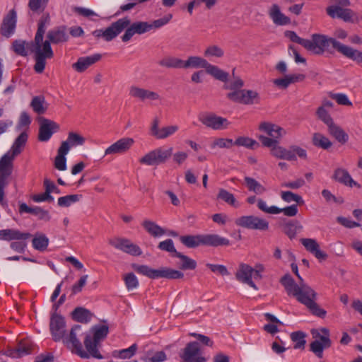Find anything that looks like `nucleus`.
I'll return each instance as SVG.
<instances>
[{"instance_id": "obj_1", "label": "nucleus", "mask_w": 362, "mask_h": 362, "mask_svg": "<svg viewBox=\"0 0 362 362\" xmlns=\"http://www.w3.org/2000/svg\"><path fill=\"white\" fill-rule=\"evenodd\" d=\"M259 129L266 135H259L258 139L262 145L269 148L270 154L279 159L296 160L297 156L305 160L306 151L301 147L292 145L286 148L280 145V141L286 134V131L280 126L271 122H264L259 124Z\"/></svg>"}, {"instance_id": "obj_2", "label": "nucleus", "mask_w": 362, "mask_h": 362, "mask_svg": "<svg viewBox=\"0 0 362 362\" xmlns=\"http://www.w3.org/2000/svg\"><path fill=\"white\" fill-rule=\"evenodd\" d=\"M292 272L298 279L296 283L289 274H285L281 279V283L284 286L287 294L296 298V299L313 314L319 317L324 318L327 312L321 308L316 303L317 293L308 286L298 273V265L295 262L291 264Z\"/></svg>"}, {"instance_id": "obj_3", "label": "nucleus", "mask_w": 362, "mask_h": 362, "mask_svg": "<svg viewBox=\"0 0 362 362\" xmlns=\"http://www.w3.org/2000/svg\"><path fill=\"white\" fill-rule=\"evenodd\" d=\"M45 41L40 42L37 45V64L34 65V70L38 73H42L46 66V59H52L54 52L52 49L50 43L59 44L68 40L69 35L66 33L65 28H57L49 30L47 35Z\"/></svg>"}, {"instance_id": "obj_4", "label": "nucleus", "mask_w": 362, "mask_h": 362, "mask_svg": "<svg viewBox=\"0 0 362 362\" xmlns=\"http://www.w3.org/2000/svg\"><path fill=\"white\" fill-rule=\"evenodd\" d=\"M287 36L293 42L298 43L314 54H322L325 52H332L336 39L324 35L313 34L310 40L303 39L293 31H289Z\"/></svg>"}, {"instance_id": "obj_5", "label": "nucleus", "mask_w": 362, "mask_h": 362, "mask_svg": "<svg viewBox=\"0 0 362 362\" xmlns=\"http://www.w3.org/2000/svg\"><path fill=\"white\" fill-rule=\"evenodd\" d=\"M182 69H204L206 74L222 82H226L229 76L228 73L210 64L206 59L196 55L189 56L186 60H182Z\"/></svg>"}, {"instance_id": "obj_6", "label": "nucleus", "mask_w": 362, "mask_h": 362, "mask_svg": "<svg viewBox=\"0 0 362 362\" xmlns=\"http://www.w3.org/2000/svg\"><path fill=\"white\" fill-rule=\"evenodd\" d=\"M180 241L188 248H195L202 245L218 247L230 244L229 240L216 234L182 235L180 237Z\"/></svg>"}, {"instance_id": "obj_7", "label": "nucleus", "mask_w": 362, "mask_h": 362, "mask_svg": "<svg viewBox=\"0 0 362 362\" xmlns=\"http://www.w3.org/2000/svg\"><path fill=\"white\" fill-rule=\"evenodd\" d=\"M315 340L310 344V350L319 358L323 357V351L332 346L329 330L326 327L313 329L310 331Z\"/></svg>"}, {"instance_id": "obj_8", "label": "nucleus", "mask_w": 362, "mask_h": 362, "mask_svg": "<svg viewBox=\"0 0 362 362\" xmlns=\"http://www.w3.org/2000/svg\"><path fill=\"white\" fill-rule=\"evenodd\" d=\"M132 267L138 273L148 276L151 279L165 278L170 279H182L184 274L178 270L168 267H161L158 269H153L146 265H139L132 264Z\"/></svg>"}, {"instance_id": "obj_9", "label": "nucleus", "mask_w": 362, "mask_h": 362, "mask_svg": "<svg viewBox=\"0 0 362 362\" xmlns=\"http://www.w3.org/2000/svg\"><path fill=\"white\" fill-rule=\"evenodd\" d=\"M129 23V18L124 17L112 23L107 28L94 30L92 34L97 40L103 39L106 42H110L127 28Z\"/></svg>"}, {"instance_id": "obj_10", "label": "nucleus", "mask_w": 362, "mask_h": 362, "mask_svg": "<svg viewBox=\"0 0 362 362\" xmlns=\"http://www.w3.org/2000/svg\"><path fill=\"white\" fill-rule=\"evenodd\" d=\"M173 147H159L152 150L139 158L142 165H157L165 163L173 155Z\"/></svg>"}, {"instance_id": "obj_11", "label": "nucleus", "mask_w": 362, "mask_h": 362, "mask_svg": "<svg viewBox=\"0 0 362 362\" xmlns=\"http://www.w3.org/2000/svg\"><path fill=\"white\" fill-rule=\"evenodd\" d=\"M226 97L234 103L245 105H257L260 103L259 94L254 90L243 89L238 92H229Z\"/></svg>"}, {"instance_id": "obj_12", "label": "nucleus", "mask_w": 362, "mask_h": 362, "mask_svg": "<svg viewBox=\"0 0 362 362\" xmlns=\"http://www.w3.org/2000/svg\"><path fill=\"white\" fill-rule=\"evenodd\" d=\"M326 11L331 18H338L346 23H358L362 21V14L356 13L349 8L328 6Z\"/></svg>"}, {"instance_id": "obj_13", "label": "nucleus", "mask_w": 362, "mask_h": 362, "mask_svg": "<svg viewBox=\"0 0 362 362\" xmlns=\"http://www.w3.org/2000/svg\"><path fill=\"white\" fill-rule=\"evenodd\" d=\"M237 226L250 230H267L269 222L256 216H243L235 219Z\"/></svg>"}, {"instance_id": "obj_14", "label": "nucleus", "mask_w": 362, "mask_h": 362, "mask_svg": "<svg viewBox=\"0 0 362 362\" xmlns=\"http://www.w3.org/2000/svg\"><path fill=\"white\" fill-rule=\"evenodd\" d=\"M109 244L115 249L132 256H140L142 254L139 245L134 243L129 239L124 238H114L108 240Z\"/></svg>"}, {"instance_id": "obj_15", "label": "nucleus", "mask_w": 362, "mask_h": 362, "mask_svg": "<svg viewBox=\"0 0 362 362\" xmlns=\"http://www.w3.org/2000/svg\"><path fill=\"white\" fill-rule=\"evenodd\" d=\"M180 356L185 362L207 361V358L202 356L199 344L197 341H192L187 344Z\"/></svg>"}, {"instance_id": "obj_16", "label": "nucleus", "mask_w": 362, "mask_h": 362, "mask_svg": "<svg viewBox=\"0 0 362 362\" xmlns=\"http://www.w3.org/2000/svg\"><path fill=\"white\" fill-rule=\"evenodd\" d=\"M180 356L185 362L207 361V358L202 356L199 344L197 341H192L187 344Z\"/></svg>"}, {"instance_id": "obj_17", "label": "nucleus", "mask_w": 362, "mask_h": 362, "mask_svg": "<svg viewBox=\"0 0 362 362\" xmlns=\"http://www.w3.org/2000/svg\"><path fill=\"white\" fill-rule=\"evenodd\" d=\"M199 120L206 127L214 130L225 129L230 124L226 118L217 116L211 112L200 114Z\"/></svg>"}, {"instance_id": "obj_18", "label": "nucleus", "mask_w": 362, "mask_h": 362, "mask_svg": "<svg viewBox=\"0 0 362 362\" xmlns=\"http://www.w3.org/2000/svg\"><path fill=\"white\" fill-rule=\"evenodd\" d=\"M6 158H0V204H4V188L8 185V180L12 174L13 164Z\"/></svg>"}, {"instance_id": "obj_19", "label": "nucleus", "mask_w": 362, "mask_h": 362, "mask_svg": "<svg viewBox=\"0 0 362 362\" xmlns=\"http://www.w3.org/2000/svg\"><path fill=\"white\" fill-rule=\"evenodd\" d=\"M12 50L18 55L26 57L29 52L35 54V61L37 64V45L36 44L35 38L34 41L27 42L23 40H16L13 42L11 45Z\"/></svg>"}, {"instance_id": "obj_20", "label": "nucleus", "mask_w": 362, "mask_h": 362, "mask_svg": "<svg viewBox=\"0 0 362 362\" xmlns=\"http://www.w3.org/2000/svg\"><path fill=\"white\" fill-rule=\"evenodd\" d=\"M129 94L131 97L143 102L147 100L150 101H160L162 100L158 93L135 85L130 86Z\"/></svg>"}, {"instance_id": "obj_21", "label": "nucleus", "mask_w": 362, "mask_h": 362, "mask_svg": "<svg viewBox=\"0 0 362 362\" xmlns=\"http://www.w3.org/2000/svg\"><path fill=\"white\" fill-rule=\"evenodd\" d=\"M28 135L25 130L22 131L19 136L15 139L13 143L10 151L5 153L1 158H6L5 160L13 161L16 156H18L23 151L27 141Z\"/></svg>"}, {"instance_id": "obj_22", "label": "nucleus", "mask_w": 362, "mask_h": 362, "mask_svg": "<svg viewBox=\"0 0 362 362\" xmlns=\"http://www.w3.org/2000/svg\"><path fill=\"white\" fill-rule=\"evenodd\" d=\"M50 332L54 341H58L62 340L66 334L64 319L54 313L50 319Z\"/></svg>"}, {"instance_id": "obj_23", "label": "nucleus", "mask_w": 362, "mask_h": 362, "mask_svg": "<svg viewBox=\"0 0 362 362\" xmlns=\"http://www.w3.org/2000/svg\"><path fill=\"white\" fill-rule=\"evenodd\" d=\"M38 122L40 123L38 139L40 141H48L53 133L59 128L56 122L45 117H39Z\"/></svg>"}, {"instance_id": "obj_24", "label": "nucleus", "mask_w": 362, "mask_h": 362, "mask_svg": "<svg viewBox=\"0 0 362 362\" xmlns=\"http://www.w3.org/2000/svg\"><path fill=\"white\" fill-rule=\"evenodd\" d=\"M124 35L122 36V40L124 42H129L132 37L135 35H142L151 30V26L148 22L137 21L133 23H129V25L126 28Z\"/></svg>"}, {"instance_id": "obj_25", "label": "nucleus", "mask_w": 362, "mask_h": 362, "mask_svg": "<svg viewBox=\"0 0 362 362\" xmlns=\"http://www.w3.org/2000/svg\"><path fill=\"white\" fill-rule=\"evenodd\" d=\"M134 144V140L132 138H122L107 147L105 151V155L124 154L132 148Z\"/></svg>"}, {"instance_id": "obj_26", "label": "nucleus", "mask_w": 362, "mask_h": 362, "mask_svg": "<svg viewBox=\"0 0 362 362\" xmlns=\"http://www.w3.org/2000/svg\"><path fill=\"white\" fill-rule=\"evenodd\" d=\"M253 272V268L251 266L241 263L237 269L235 277L237 280L241 283L247 284L255 290H257L258 288L252 281V278L255 279V274Z\"/></svg>"}, {"instance_id": "obj_27", "label": "nucleus", "mask_w": 362, "mask_h": 362, "mask_svg": "<svg viewBox=\"0 0 362 362\" xmlns=\"http://www.w3.org/2000/svg\"><path fill=\"white\" fill-rule=\"evenodd\" d=\"M81 327L80 325L74 326L70 332L69 337H64L63 342L66 344H71L72 346L76 350V354L82 358H89V355L83 349L81 341L77 338V331L80 330Z\"/></svg>"}, {"instance_id": "obj_28", "label": "nucleus", "mask_w": 362, "mask_h": 362, "mask_svg": "<svg viewBox=\"0 0 362 362\" xmlns=\"http://www.w3.org/2000/svg\"><path fill=\"white\" fill-rule=\"evenodd\" d=\"M334 49L337 50L344 57L355 61L357 63H362V52L355 49L351 47L341 44L337 40H335Z\"/></svg>"}, {"instance_id": "obj_29", "label": "nucleus", "mask_w": 362, "mask_h": 362, "mask_svg": "<svg viewBox=\"0 0 362 362\" xmlns=\"http://www.w3.org/2000/svg\"><path fill=\"white\" fill-rule=\"evenodd\" d=\"M16 24V12L12 9L4 17L1 26V34L3 36L9 37L13 33Z\"/></svg>"}, {"instance_id": "obj_30", "label": "nucleus", "mask_w": 362, "mask_h": 362, "mask_svg": "<svg viewBox=\"0 0 362 362\" xmlns=\"http://www.w3.org/2000/svg\"><path fill=\"white\" fill-rule=\"evenodd\" d=\"M334 107L332 102L324 99L322 101L321 105L316 109L317 117L323 122L327 126L332 124L334 121L329 115L330 110Z\"/></svg>"}, {"instance_id": "obj_31", "label": "nucleus", "mask_w": 362, "mask_h": 362, "mask_svg": "<svg viewBox=\"0 0 362 362\" xmlns=\"http://www.w3.org/2000/svg\"><path fill=\"white\" fill-rule=\"evenodd\" d=\"M300 241L306 250L313 254L317 259L325 260L327 258V255L320 250V245L316 240L301 238Z\"/></svg>"}, {"instance_id": "obj_32", "label": "nucleus", "mask_w": 362, "mask_h": 362, "mask_svg": "<svg viewBox=\"0 0 362 362\" xmlns=\"http://www.w3.org/2000/svg\"><path fill=\"white\" fill-rule=\"evenodd\" d=\"M101 59V54H95L91 56L80 57L77 62L72 64V68L77 72L81 73L89 66L94 64Z\"/></svg>"}, {"instance_id": "obj_33", "label": "nucleus", "mask_w": 362, "mask_h": 362, "mask_svg": "<svg viewBox=\"0 0 362 362\" xmlns=\"http://www.w3.org/2000/svg\"><path fill=\"white\" fill-rule=\"evenodd\" d=\"M305 78L302 74L285 75L283 78L273 80V83L279 88L286 89L292 83L303 81Z\"/></svg>"}, {"instance_id": "obj_34", "label": "nucleus", "mask_w": 362, "mask_h": 362, "mask_svg": "<svg viewBox=\"0 0 362 362\" xmlns=\"http://www.w3.org/2000/svg\"><path fill=\"white\" fill-rule=\"evenodd\" d=\"M269 16L276 25H285L291 23L290 18L281 13L277 4H273L269 10Z\"/></svg>"}, {"instance_id": "obj_35", "label": "nucleus", "mask_w": 362, "mask_h": 362, "mask_svg": "<svg viewBox=\"0 0 362 362\" xmlns=\"http://www.w3.org/2000/svg\"><path fill=\"white\" fill-rule=\"evenodd\" d=\"M332 178L341 184L351 187L357 185V183L351 178L347 170L343 168H336Z\"/></svg>"}, {"instance_id": "obj_36", "label": "nucleus", "mask_w": 362, "mask_h": 362, "mask_svg": "<svg viewBox=\"0 0 362 362\" xmlns=\"http://www.w3.org/2000/svg\"><path fill=\"white\" fill-rule=\"evenodd\" d=\"M19 212L28 213L37 216L41 220H45L47 221L50 220V216L48 211L44 210L39 206L30 207L26 204L22 203L19 206Z\"/></svg>"}, {"instance_id": "obj_37", "label": "nucleus", "mask_w": 362, "mask_h": 362, "mask_svg": "<svg viewBox=\"0 0 362 362\" xmlns=\"http://www.w3.org/2000/svg\"><path fill=\"white\" fill-rule=\"evenodd\" d=\"M99 342L95 341L90 334H87L84 339V346L86 349V353L93 358L101 359L103 358L102 354L98 350Z\"/></svg>"}, {"instance_id": "obj_38", "label": "nucleus", "mask_w": 362, "mask_h": 362, "mask_svg": "<svg viewBox=\"0 0 362 362\" xmlns=\"http://www.w3.org/2000/svg\"><path fill=\"white\" fill-rule=\"evenodd\" d=\"M31 350V344L28 340H22L18 343L16 348L9 351L8 355L12 358H21L30 354Z\"/></svg>"}, {"instance_id": "obj_39", "label": "nucleus", "mask_w": 362, "mask_h": 362, "mask_svg": "<svg viewBox=\"0 0 362 362\" xmlns=\"http://www.w3.org/2000/svg\"><path fill=\"white\" fill-rule=\"evenodd\" d=\"M69 153L68 146L64 144L60 146L57 150V155L54 158V165L56 169L60 171L66 170V155Z\"/></svg>"}, {"instance_id": "obj_40", "label": "nucleus", "mask_w": 362, "mask_h": 362, "mask_svg": "<svg viewBox=\"0 0 362 362\" xmlns=\"http://www.w3.org/2000/svg\"><path fill=\"white\" fill-rule=\"evenodd\" d=\"M329 134L339 143L344 144L349 140L348 134L334 122L327 126Z\"/></svg>"}, {"instance_id": "obj_41", "label": "nucleus", "mask_w": 362, "mask_h": 362, "mask_svg": "<svg viewBox=\"0 0 362 362\" xmlns=\"http://www.w3.org/2000/svg\"><path fill=\"white\" fill-rule=\"evenodd\" d=\"M30 105L33 110L37 115L44 114L48 107V105L43 95H37L33 97Z\"/></svg>"}, {"instance_id": "obj_42", "label": "nucleus", "mask_w": 362, "mask_h": 362, "mask_svg": "<svg viewBox=\"0 0 362 362\" xmlns=\"http://www.w3.org/2000/svg\"><path fill=\"white\" fill-rule=\"evenodd\" d=\"M141 226L147 233L153 237L161 236L165 233L163 228L157 225L155 222L148 219L144 220L142 222Z\"/></svg>"}, {"instance_id": "obj_43", "label": "nucleus", "mask_w": 362, "mask_h": 362, "mask_svg": "<svg viewBox=\"0 0 362 362\" xmlns=\"http://www.w3.org/2000/svg\"><path fill=\"white\" fill-rule=\"evenodd\" d=\"M168 359L166 354L163 351L148 350L145 353L142 360L144 362H164Z\"/></svg>"}, {"instance_id": "obj_44", "label": "nucleus", "mask_w": 362, "mask_h": 362, "mask_svg": "<svg viewBox=\"0 0 362 362\" xmlns=\"http://www.w3.org/2000/svg\"><path fill=\"white\" fill-rule=\"evenodd\" d=\"M86 141V139L81 134L71 132L68 134L67 139L62 141L60 146L64 144L68 146V151H69L71 146H83Z\"/></svg>"}, {"instance_id": "obj_45", "label": "nucleus", "mask_w": 362, "mask_h": 362, "mask_svg": "<svg viewBox=\"0 0 362 362\" xmlns=\"http://www.w3.org/2000/svg\"><path fill=\"white\" fill-rule=\"evenodd\" d=\"M245 184L247 189L257 194H262L267 189L255 179L246 176L244 178Z\"/></svg>"}, {"instance_id": "obj_46", "label": "nucleus", "mask_w": 362, "mask_h": 362, "mask_svg": "<svg viewBox=\"0 0 362 362\" xmlns=\"http://www.w3.org/2000/svg\"><path fill=\"white\" fill-rule=\"evenodd\" d=\"M182 59L173 56L163 57L158 62L159 66L167 69H182Z\"/></svg>"}, {"instance_id": "obj_47", "label": "nucleus", "mask_w": 362, "mask_h": 362, "mask_svg": "<svg viewBox=\"0 0 362 362\" xmlns=\"http://www.w3.org/2000/svg\"><path fill=\"white\" fill-rule=\"evenodd\" d=\"M49 242V238L45 234L37 233L32 240V244L35 250L45 251L48 247Z\"/></svg>"}, {"instance_id": "obj_48", "label": "nucleus", "mask_w": 362, "mask_h": 362, "mask_svg": "<svg viewBox=\"0 0 362 362\" xmlns=\"http://www.w3.org/2000/svg\"><path fill=\"white\" fill-rule=\"evenodd\" d=\"M175 257L180 259L178 263L179 267L182 270H193L197 267V262L188 256L182 254L181 252H176Z\"/></svg>"}, {"instance_id": "obj_49", "label": "nucleus", "mask_w": 362, "mask_h": 362, "mask_svg": "<svg viewBox=\"0 0 362 362\" xmlns=\"http://www.w3.org/2000/svg\"><path fill=\"white\" fill-rule=\"evenodd\" d=\"M72 315L76 321L81 323H87L91 317L90 311L83 308H76Z\"/></svg>"}, {"instance_id": "obj_50", "label": "nucleus", "mask_w": 362, "mask_h": 362, "mask_svg": "<svg viewBox=\"0 0 362 362\" xmlns=\"http://www.w3.org/2000/svg\"><path fill=\"white\" fill-rule=\"evenodd\" d=\"M217 198L223 200L228 204L235 208H238L240 206L239 203L236 201L234 195L225 189H219Z\"/></svg>"}, {"instance_id": "obj_51", "label": "nucleus", "mask_w": 362, "mask_h": 362, "mask_svg": "<svg viewBox=\"0 0 362 362\" xmlns=\"http://www.w3.org/2000/svg\"><path fill=\"white\" fill-rule=\"evenodd\" d=\"M49 21V15H44L40 18L39 23H38V28L37 33L35 34V41L36 44L38 45L40 42H42V40H43V36L45 33L46 30V25Z\"/></svg>"}, {"instance_id": "obj_52", "label": "nucleus", "mask_w": 362, "mask_h": 362, "mask_svg": "<svg viewBox=\"0 0 362 362\" xmlns=\"http://www.w3.org/2000/svg\"><path fill=\"white\" fill-rule=\"evenodd\" d=\"M303 228V226L298 221H291L285 224L284 226V233L292 239L295 238L297 231Z\"/></svg>"}, {"instance_id": "obj_53", "label": "nucleus", "mask_w": 362, "mask_h": 362, "mask_svg": "<svg viewBox=\"0 0 362 362\" xmlns=\"http://www.w3.org/2000/svg\"><path fill=\"white\" fill-rule=\"evenodd\" d=\"M204 56L209 59L221 58L224 56V51L221 47L212 45L204 49Z\"/></svg>"}, {"instance_id": "obj_54", "label": "nucleus", "mask_w": 362, "mask_h": 362, "mask_svg": "<svg viewBox=\"0 0 362 362\" xmlns=\"http://www.w3.org/2000/svg\"><path fill=\"white\" fill-rule=\"evenodd\" d=\"M313 143L315 146L327 149L332 146V142L325 136L320 133H315L313 136Z\"/></svg>"}, {"instance_id": "obj_55", "label": "nucleus", "mask_w": 362, "mask_h": 362, "mask_svg": "<svg viewBox=\"0 0 362 362\" xmlns=\"http://www.w3.org/2000/svg\"><path fill=\"white\" fill-rule=\"evenodd\" d=\"M179 129L177 124H170L160 128L157 139H165L175 134Z\"/></svg>"}, {"instance_id": "obj_56", "label": "nucleus", "mask_w": 362, "mask_h": 362, "mask_svg": "<svg viewBox=\"0 0 362 362\" xmlns=\"http://www.w3.org/2000/svg\"><path fill=\"white\" fill-rule=\"evenodd\" d=\"M136 350L137 346L134 344L127 349L115 351L113 355L122 359L130 358L136 354Z\"/></svg>"}, {"instance_id": "obj_57", "label": "nucleus", "mask_w": 362, "mask_h": 362, "mask_svg": "<svg viewBox=\"0 0 362 362\" xmlns=\"http://www.w3.org/2000/svg\"><path fill=\"white\" fill-rule=\"evenodd\" d=\"M93 337L95 341H100L105 339L108 333V327L107 325L95 326L92 328Z\"/></svg>"}, {"instance_id": "obj_58", "label": "nucleus", "mask_w": 362, "mask_h": 362, "mask_svg": "<svg viewBox=\"0 0 362 362\" xmlns=\"http://www.w3.org/2000/svg\"><path fill=\"white\" fill-rule=\"evenodd\" d=\"M7 241L13 240H27L31 237L29 233H22L16 229H7Z\"/></svg>"}, {"instance_id": "obj_59", "label": "nucleus", "mask_w": 362, "mask_h": 362, "mask_svg": "<svg viewBox=\"0 0 362 362\" xmlns=\"http://www.w3.org/2000/svg\"><path fill=\"white\" fill-rule=\"evenodd\" d=\"M49 0H29L28 7L35 13H42L46 8Z\"/></svg>"}, {"instance_id": "obj_60", "label": "nucleus", "mask_w": 362, "mask_h": 362, "mask_svg": "<svg viewBox=\"0 0 362 362\" xmlns=\"http://www.w3.org/2000/svg\"><path fill=\"white\" fill-rule=\"evenodd\" d=\"M81 195L70 194L64 197H61L58 199V205L62 207H68L71 204L79 201Z\"/></svg>"}, {"instance_id": "obj_61", "label": "nucleus", "mask_w": 362, "mask_h": 362, "mask_svg": "<svg viewBox=\"0 0 362 362\" xmlns=\"http://www.w3.org/2000/svg\"><path fill=\"white\" fill-rule=\"evenodd\" d=\"M123 279L129 291L136 288L139 286V281L135 274L132 272L124 275Z\"/></svg>"}, {"instance_id": "obj_62", "label": "nucleus", "mask_w": 362, "mask_h": 362, "mask_svg": "<svg viewBox=\"0 0 362 362\" xmlns=\"http://www.w3.org/2000/svg\"><path fill=\"white\" fill-rule=\"evenodd\" d=\"M31 123V119L28 112L23 111L21 113L18 124L16 127L17 131H21L24 127L28 129Z\"/></svg>"}, {"instance_id": "obj_63", "label": "nucleus", "mask_w": 362, "mask_h": 362, "mask_svg": "<svg viewBox=\"0 0 362 362\" xmlns=\"http://www.w3.org/2000/svg\"><path fill=\"white\" fill-rule=\"evenodd\" d=\"M233 145L245 146L249 148H254L255 146H258V144L255 140L251 138L240 136L235 141H233Z\"/></svg>"}, {"instance_id": "obj_64", "label": "nucleus", "mask_w": 362, "mask_h": 362, "mask_svg": "<svg viewBox=\"0 0 362 362\" xmlns=\"http://www.w3.org/2000/svg\"><path fill=\"white\" fill-rule=\"evenodd\" d=\"M281 197L284 202L287 203L295 202L298 204H301L303 202V199L300 195L294 194L291 191L281 192Z\"/></svg>"}]
</instances>
